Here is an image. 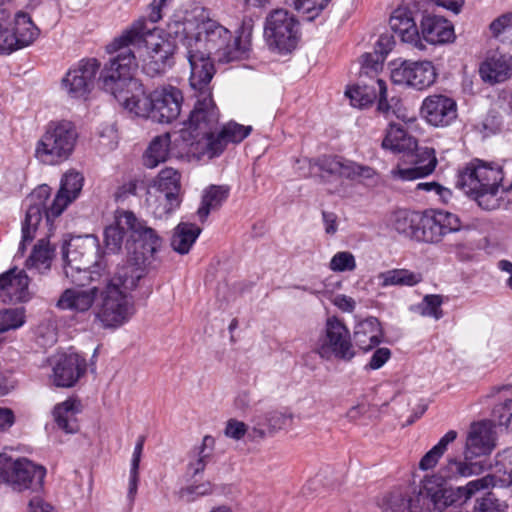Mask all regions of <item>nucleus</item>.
I'll return each instance as SVG.
<instances>
[{
  "label": "nucleus",
  "instance_id": "obj_46",
  "mask_svg": "<svg viewBox=\"0 0 512 512\" xmlns=\"http://www.w3.org/2000/svg\"><path fill=\"white\" fill-rule=\"evenodd\" d=\"M25 323L26 309L24 307L0 310V334L20 329Z\"/></svg>",
  "mask_w": 512,
  "mask_h": 512
},
{
  "label": "nucleus",
  "instance_id": "obj_12",
  "mask_svg": "<svg viewBox=\"0 0 512 512\" xmlns=\"http://www.w3.org/2000/svg\"><path fill=\"white\" fill-rule=\"evenodd\" d=\"M46 469L27 458L12 460L0 452V478L13 490L37 491L42 488Z\"/></svg>",
  "mask_w": 512,
  "mask_h": 512
},
{
  "label": "nucleus",
  "instance_id": "obj_32",
  "mask_svg": "<svg viewBox=\"0 0 512 512\" xmlns=\"http://www.w3.org/2000/svg\"><path fill=\"white\" fill-rule=\"evenodd\" d=\"M132 227L131 242L137 244L144 255L154 256L160 251L163 245V238L155 229L148 226L145 221L138 219L135 215Z\"/></svg>",
  "mask_w": 512,
  "mask_h": 512
},
{
  "label": "nucleus",
  "instance_id": "obj_40",
  "mask_svg": "<svg viewBox=\"0 0 512 512\" xmlns=\"http://www.w3.org/2000/svg\"><path fill=\"white\" fill-rule=\"evenodd\" d=\"M201 233V229L192 223L180 222L171 239V247L179 254H187Z\"/></svg>",
  "mask_w": 512,
  "mask_h": 512
},
{
  "label": "nucleus",
  "instance_id": "obj_45",
  "mask_svg": "<svg viewBox=\"0 0 512 512\" xmlns=\"http://www.w3.org/2000/svg\"><path fill=\"white\" fill-rule=\"evenodd\" d=\"M150 189L179 196L181 190V175L177 170L171 167L164 168L159 172Z\"/></svg>",
  "mask_w": 512,
  "mask_h": 512
},
{
  "label": "nucleus",
  "instance_id": "obj_33",
  "mask_svg": "<svg viewBox=\"0 0 512 512\" xmlns=\"http://www.w3.org/2000/svg\"><path fill=\"white\" fill-rule=\"evenodd\" d=\"M81 409V402L75 398H68L55 405L52 415L59 429L67 434L78 432L77 414L81 412Z\"/></svg>",
  "mask_w": 512,
  "mask_h": 512
},
{
  "label": "nucleus",
  "instance_id": "obj_3",
  "mask_svg": "<svg viewBox=\"0 0 512 512\" xmlns=\"http://www.w3.org/2000/svg\"><path fill=\"white\" fill-rule=\"evenodd\" d=\"M146 30V20L139 18L106 45V52L115 56L102 68L99 83L130 113L153 121L152 92L145 94L142 85L134 78L138 63L131 49L142 41Z\"/></svg>",
  "mask_w": 512,
  "mask_h": 512
},
{
  "label": "nucleus",
  "instance_id": "obj_10",
  "mask_svg": "<svg viewBox=\"0 0 512 512\" xmlns=\"http://www.w3.org/2000/svg\"><path fill=\"white\" fill-rule=\"evenodd\" d=\"M264 37L270 50L288 54L296 49L300 40L299 22L288 11L276 9L266 18Z\"/></svg>",
  "mask_w": 512,
  "mask_h": 512
},
{
  "label": "nucleus",
  "instance_id": "obj_55",
  "mask_svg": "<svg viewBox=\"0 0 512 512\" xmlns=\"http://www.w3.org/2000/svg\"><path fill=\"white\" fill-rule=\"evenodd\" d=\"M494 414L499 420V424L512 430V399L497 405Z\"/></svg>",
  "mask_w": 512,
  "mask_h": 512
},
{
  "label": "nucleus",
  "instance_id": "obj_19",
  "mask_svg": "<svg viewBox=\"0 0 512 512\" xmlns=\"http://www.w3.org/2000/svg\"><path fill=\"white\" fill-rule=\"evenodd\" d=\"M153 121L171 123L180 115L183 94L172 85L158 87L152 91Z\"/></svg>",
  "mask_w": 512,
  "mask_h": 512
},
{
  "label": "nucleus",
  "instance_id": "obj_44",
  "mask_svg": "<svg viewBox=\"0 0 512 512\" xmlns=\"http://www.w3.org/2000/svg\"><path fill=\"white\" fill-rule=\"evenodd\" d=\"M458 436L455 430H449L428 452L424 454L419 462V469L427 471L433 469L445 454L449 444L453 443Z\"/></svg>",
  "mask_w": 512,
  "mask_h": 512
},
{
  "label": "nucleus",
  "instance_id": "obj_24",
  "mask_svg": "<svg viewBox=\"0 0 512 512\" xmlns=\"http://www.w3.org/2000/svg\"><path fill=\"white\" fill-rule=\"evenodd\" d=\"M133 222L134 213L126 210L115 212L113 222L104 229V244L108 253L120 251L125 240L126 247L130 248Z\"/></svg>",
  "mask_w": 512,
  "mask_h": 512
},
{
  "label": "nucleus",
  "instance_id": "obj_43",
  "mask_svg": "<svg viewBox=\"0 0 512 512\" xmlns=\"http://www.w3.org/2000/svg\"><path fill=\"white\" fill-rule=\"evenodd\" d=\"M358 163L341 157H323L320 159V170L331 175H338L356 180Z\"/></svg>",
  "mask_w": 512,
  "mask_h": 512
},
{
  "label": "nucleus",
  "instance_id": "obj_49",
  "mask_svg": "<svg viewBox=\"0 0 512 512\" xmlns=\"http://www.w3.org/2000/svg\"><path fill=\"white\" fill-rule=\"evenodd\" d=\"M498 482L496 475H486L482 478L469 481L466 485L458 487L462 500L466 503L478 492L494 487Z\"/></svg>",
  "mask_w": 512,
  "mask_h": 512
},
{
  "label": "nucleus",
  "instance_id": "obj_8",
  "mask_svg": "<svg viewBox=\"0 0 512 512\" xmlns=\"http://www.w3.org/2000/svg\"><path fill=\"white\" fill-rule=\"evenodd\" d=\"M198 8L203 9L207 13L208 18L212 19L210 17L209 11L202 6H194L191 9L176 13L167 25V35L168 37L174 39L175 43L171 42L167 38L155 34H151L145 40L146 55L143 58V70L148 75L154 76L156 74L163 73L168 68H170L174 63L173 56L176 51L181 53L187 59L179 40L174 35H171L169 28L170 24L173 23L177 18L184 16Z\"/></svg>",
  "mask_w": 512,
  "mask_h": 512
},
{
  "label": "nucleus",
  "instance_id": "obj_31",
  "mask_svg": "<svg viewBox=\"0 0 512 512\" xmlns=\"http://www.w3.org/2000/svg\"><path fill=\"white\" fill-rule=\"evenodd\" d=\"M480 75L485 82L499 83L512 76V56L495 53L480 66Z\"/></svg>",
  "mask_w": 512,
  "mask_h": 512
},
{
  "label": "nucleus",
  "instance_id": "obj_11",
  "mask_svg": "<svg viewBox=\"0 0 512 512\" xmlns=\"http://www.w3.org/2000/svg\"><path fill=\"white\" fill-rule=\"evenodd\" d=\"M40 36V29L31 16L18 11L12 20L0 12V55H9L31 46Z\"/></svg>",
  "mask_w": 512,
  "mask_h": 512
},
{
  "label": "nucleus",
  "instance_id": "obj_50",
  "mask_svg": "<svg viewBox=\"0 0 512 512\" xmlns=\"http://www.w3.org/2000/svg\"><path fill=\"white\" fill-rule=\"evenodd\" d=\"M495 38L507 40L512 38V13H505L494 19L489 26Z\"/></svg>",
  "mask_w": 512,
  "mask_h": 512
},
{
  "label": "nucleus",
  "instance_id": "obj_36",
  "mask_svg": "<svg viewBox=\"0 0 512 512\" xmlns=\"http://www.w3.org/2000/svg\"><path fill=\"white\" fill-rule=\"evenodd\" d=\"M180 196L174 194H165L156 190L149 189L146 198V204L149 212L158 219H163L172 214L180 206Z\"/></svg>",
  "mask_w": 512,
  "mask_h": 512
},
{
  "label": "nucleus",
  "instance_id": "obj_2",
  "mask_svg": "<svg viewBox=\"0 0 512 512\" xmlns=\"http://www.w3.org/2000/svg\"><path fill=\"white\" fill-rule=\"evenodd\" d=\"M145 271L135 263H127L117 269L113 276H104L94 285L83 288L82 284L62 292L56 307L73 314L88 312L96 303L95 317L104 328H117L134 314V303L130 293L138 286Z\"/></svg>",
  "mask_w": 512,
  "mask_h": 512
},
{
  "label": "nucleus",
  "instance_id": "obj_28",
  "mask_svg": "<svg viewBox=\"0 0 512 512\" xmlns=\"http://www.w3.org/2000/svg\"><path fill=\"white\" fill-rule=\"evenodd\" d=\"M389 24L392 31L403 42L410 43L419 50L425 49L417 25L407 8L399 7L395 9L390 17Z\"/></svg>",
  "mask_w": 512,
  "mask_h": 512
},
{
  "label": "nucleus",
  "instance_id": "obj_21",
  "mask_svg": "<svg viewBox=\"0 0 512 512\" xmlns=\"http://www.w3.org/2000/svg\"><path fill=\"white\" fill-rule=\"evenodd\" d=\"M86 360L77 353L58 355L53 362L52 381L57 387L69 388L86 372Z\"/></svg>",
  "mask_w": 512,
  "mask_h": 512
},
{
  "label": "nucleus",
  "instance_id": "obj_37",
  "mask_svg": "<svg viewBox=\"0 0 512 512\" xmlns=\"http://www.w3.org/2000/svg\"><path fill=\"white\" fill-rule=\"evenodd\" d=\"M229 187L225 185H210L203 190L201 204L197 216L205 222L209 214L219 209L229 196Z\"/></svg>",
  "mask_w": 512,
  "mask_h": 512
},
{
  "label": "nucleus",
  "instance_id": "obj_42",
  "mask_svg": "<svg viewBox=\"0 0 512 512\" xmlns=\"http://www.w3.org/2000/svg\"><path fill=\"white\" fill-rule=\"evenodd\" d=\"M214 445V438L207 435L203 438L202 443L191 451L188 470L192 475H197L205 470L212 456Z\"/></svg>",
  "mask_w": 512,
  "mask_h": 512
},
{
  "label": "nucleus",
  "instance_id": "obj_35",
  "mask_svg": "<svg viewBox=\"0 0 512 512\" xmlns=\"http://www.w3.org/2000/svg\"><path fill=\"white\" fill-rule=\"evenodd\" d=\"M171 145L172 141L169 133L155 136L143 155L144 166L153 169L165 162L169 158L170 153L174 150Z\"/></svg>",
  "mask_w": 512,
  "mask_h": 512
},
{
  "label": "nucleus",
  "instance_id": "obj_57",
  "mask_svg": "<svg viewBox=\"0 0 512 512\" xmlns=\"http://www.w3.org/2000/svg\"><path fill=\"white\" fill-rule=\"evenodd\" d=\"M390 357L391 351L389 348H377L370 357V360L367 363L366 368L370 370H378L385 365V363L390 359Z\"/></svg>",
  "mask_w": 512,
  "mask_h": 512
},
{
  "label": "nucleus",
  "instance_id": "obj_30",
  "mask_svg": "<svg viewBox=\"0 0 512 512\" xmlns=\"http://www.w3.org/2000/svg\"><path fill=\"white\" fill-rule=\"evenodd\" d=\"M383 333L380 322L375 317L358 321L354 327L353 338L356 346L363 352H369L382 341Z\"/></svg>",
  "mask_w": 512,
  "mask_h": 512
},
{
  "label": "nucleus",
  "instance_id": "obj_41",
  "mask_svg": "<svg viewBox=\"0 0 512 512\" xmlns=\"http://www.w3.org/2000/svg\"><path fill=\"white\" fill-rule=\"evenodd\" d=\"M53 256L54 249L50 246L49 240L47 238L40 239L26 260L25 266L27 269L45 273L51 267Z\"/></svg>",
  "mask_w": 512,
  "mask_h": 512
},
{
  "label": "nucleus",
  "instance_id": "obj_27",
  "mask_svg": "<svg viewBox=\"0 0 512 512\" xmlns=\"http://www.w3.org/2000/svg\"><path fill=\"white\" fill-rule=\"evenodd\" d=\"M495 447L492 427L487 422L472 423L467 434L464 450L473 457L488 455Z\"/></svg>",
  "mask_w": 512,
  "mask_h": 512
},
{
  "label": "nucleus",
  "instance_id": "obj_15",
  "mask_svg": "<svg viewBox=\"0 0 512 512\" xmlns=\"http://www.w3.org/2000/svg\"><path fill=\"white\" fill-rule=\"evenodd\" d=\"M462 229L458 215L446 210H426L421 217L420 241L439 243L447 234Z\"/></svg>",
  "mask_w": 512,
  "mask_h": 512
},
{
  "label": "nucleus",
  "instance_id": "obj_13",
  "mask_svg": "<svg viewBox=\"0 0 512 512\" xmlns=\"http://www.w3.org/2000/svg\"><path fill=\"white\" fill-rule=\"evenodd\" d=\"M100 67L101 63L96 58L81 59L61 79V91L71 100H87L94 89Z\"/></svg>",
  "mask_w": 512,
  "mask_h": 512
},
{
  "label": "nucleus",
  "instance_id": "obj_17",
  "mask_svg": "<svg viewBox=\"0 0 512 512\" xmlns=\"http://www.w3.org/2000/svg\"><path fill=\"white\" fill-rule=\"evenodd\" d=\"M420 115L431 126L447 127L457 119V103L445 94H431L423 99Z\"/></svg>",
  "mask_w": 512,
  "mask_h": 512
},
{
  "label": "nucleus",
  "instance_id": "obj_58",
  "mask_svg": "<svg viewBox=\"0 0 512 512\" xmlns=\"http://www.w3.org/2000/svg\"><path fill=\"white\" fill-rule=\"evenodd\" d=\"M316 167L320 169V161L313 162L311 159L301 158L296 161L294 169L299 176L306 178L315 173Z\"/></svg>",
  "mask_w": 512,
  "mask_h": 512
},
{
  "label": "nucleus",
  "instance_id": "obj_39",
  "mask_svg": "<svg viewBox=\"0 0 512 512\" xmlns=\"http://www.w3.org/2000/svg\"><path fill=\"white\" fill-rule=\"evenodd\" d=\"M422 213L399 210L394 213L392 225L400 234L420 241Z\"/></svg>",
  "mask_w": 512,
  "mask_h": 512
},
{
  "label": "nucleus",
  "instance_id": "obj_1",
  "mask_svg": "<svg viewBox=\"0 0 512 512\" xmlns=\"http://www.w3.org/2000/svg\"><path fill=\"white\" fill-rule=\"evenodd\" d=\"M169 31L180 42L189 62L190 86L198 94L189 119L181 129L177 157L194 158V144L211 140L219 122V111L212 99L209 86L213 75V61L232 63L246 60L251 54V31L242 26L235 33L215 19H209L203 9L177 18Z\"/></svg>",
  "mask_w": 512,
  "mask_h": 512
},
{
  "label": "nucleus",
  "instance_id": "obj_60",
  "mask_svg": "<svg viewBox=\"0 0 512 512\" xmlns=\"http://www.w3.org/2000/svg\"><path fill=\"white\" fill-rule=\"evenodd\" d=\"M297 288L314 295L320 301L323 299H330L332 297V293L327 289L325 282H321L313 287L298 286Z\"/></svg>",
  "mask_w": 512,
  "mask_h": 512
},
{
  "label": "nucleus",
  "instance_id": "obj_34",
  "mask_svg": "<svg viewBox=\"0 0 512 512\" xmlns=\"http://www.w3.org/2000/svg\"><path fill=\"white\" fill-rule=\"evenodd\" d=\"M382 148L393 153L409 152L417 148V141L401 125L390 123L382 140Z\"/></svg>",
  "mask_w": 512,
  "mask_h": 512
},
{
  "label": "nucleus",
  "instance_id": "obj_26",
  "mask_svg": "<svg viewBox=\"0 0 512 512\" xmlns=\"http://www.w3.org/2000/svg\"><path fill=\"white\" fill-rule=\"evenodd\" d=\"M421 40L432 45L452 42L455 38L453 25L437 15H424L420 23Z\"/></svg>",
  "mask_w": 512,
  "mask_h": 512
},
{
  "label": "nucleus",
  "instance_id": "obj_51",
  "mask_svg": "<svg viewBox=\"0 0 512 512\" xmlns=\"http://www.w3.org/2000/svg\"><path fill=\"white\" fill-rule=\"evenodd\" d=\"M356 268V259L349 251H339L333 255L329 262V269L333 272H351Z\"/></svg>",
  "mask_w": 512,
  "mask_h": 512
},
{
  "label": "nucleus",
  "instance_id": "obj_6",
  "mask_svg": "<svg viewBox=\"0 0 512 512\" xmlns=\"http://www.w3.org/2000/svg\"><path fill=\"white\" fill-rule=\"evenodd\" d=\"M502 180L503 172L499 166L475 159L459 173L458 185L467 194L473 195L480 207L493 210L499 206V190L507 191L511 188L504 187Z\"/></svg>",
  "mask_w": 512,
  "mask_h": 512
},
{
  "label": "nucleus",
  "instance_id": "obj_7",
  "mask_svg": "<svg viewBox=\"0 0 512 512\" xmlns=\"http://www.w3.org/2000/svg\"><path fill=\"white\" fill-rule=\"evenodd\" d=\"M79 133L76 125L66 119L48 122L34 148L35 159L47 166L60 165L73 155Z\"/></svg>",
  "mask_w": 512,
  "mask_h": 512
},
{
  "label": "nucleus",
  "instance_id": "obj_9",
  "mask_svg": "<svg viewBox=\"0 0 512 512\" xmlns=\"http://www.w3.org/2000/svg\"><path fill=\"white\" fill-rule=\"evenodd\" d=\"M314 351L326 361L337 359L348 362L356 355L350 330L337 316L326 319L315 342Z\"/></svg>",
  "mask_w": 512,
  "mask_h": 512
},
{
  "label": "nucleus",
  "instance_id": "obj_61",
  "mask_svg": "<svg viewBox=\"0 0 512 512\" xmlns=\"http://www.w3.org/2000/svg\"><path fill=\"white\" fill-rule=\"evenodd\" d=\"M474 512H500L497 500L489 493L478 501Z\"/></svg>",
  "mask_w": 512,
  "mask_h": 512
},
{
  "label": "nucleus",
  "instance_id": "obj_25",
  "mask_svg": "<svg viewBox=\"0 0 512 512\" xmlns=\"http://www.w3.org/2000/svg\"><path fill=\"white\" fill-rule=\"evenodd\" d=\"M475 457L469 455L464 450V458L457 457L447 458L445 464L440 468L438 477L445 480H457L459 478H468L483 473L491 466L484 460H474Z\"/></svg>",
  "mask_w": 512,
  "mask_h": 512
},
{
  "label": "nucleus",
  "instance_id": "obj_62",
  "mask_svg": "<svg viewBox=\"0 0 512 512\" xmlns=\"http://www.w3.org/2000/svg\"><path fill=\"white\" fill-rule=\"evenodd\" d=\"M356 180L363 183H375L377 180V172L370 166L358 165L356 172Z\"/></svg>",
  "mask_w": 512,
  "mask_h": 512
},
{
  "label": "nucleus",
  "instance_id": "obj_64",
  "mask_svg": "<svg viewBox=\"0 0 512 512\" xmlns=\"http://www.w3.org/2000/svg\"><path fill=\"white\" fill-rule=\"evenodd\" d=\"M322 218L325 232L329 235H334L338 229V218L336 214H334L333 212L324 211L322 213Z\"/></svg>",
  "mask_w": 512,
  "mask_h": 512
},
{
  "label": "nucleus",
  "instance_id": "obj_29",
  "mask_svg": "<svg viewBox=\"0 0 512 512\" xmlns=\"http://www.w3.org/2000/svg\"><path fill=\"white\" fill-rule=\"evenodd\" d=\"M292 421V415L286 412L271 410L259 413L252 420L250 436L253 439L264 438L285 428Z\"/></svg>",
  "mask_w": 512,
  "mask_h": 512
},
{
  "label": "nucleus",
  "instance_id": "obj_20",
  "mask_svg": "<svg viewBox=\"0 0 512 512\" xmlns=\"http://www.w3.org/2000/svg\"><path fill=\"white\" fill-rule=\"evenodd\" d=\"M420 495L423 499H428L438 512L464 503L458 487H444L442 478L437 475L424 478Z\"/></svg>",
  "mask_w": 512,
  "mask_h": 512
},
{
  "label": "nucleus",
  "instance_id": "obj_18",
  "mask_svg": "<svg viewBox=\"0 0 512 512\" xmlns=\"http://www.w3.org/2000/svg\"><path fill=\"white\" fill-rule=\"evenodd\" d=\"M346 95L352 106L365 108L371 105L378 98V110L389 117L391 108L387 100V86L382 79L370 78L369 82L361 80L358 84L348 88Z\"/></svg>",
  "mask_w": 512,
  "mask_h": 512
},
{
  "label": "nucleus",
  "instance_id": "obj_16",
  "mask_svg": "<svg viewBox=\"0 0 512 512\" xmlns=\"http://www.w3.org/2000/svg\"><path fill=\"white\" fill-rule=\"evenodd\" d=\"M251 131V126H244L231 121L224 125L217 135L214 134L211 140L206 139L194 144L192 149L194 158L198 160L203 157L212 159L220 155L228 143H240Z\"/></svg>",
  "mask_w": 512,
  "mask_h": 512
},
{
  "label": "nucleus",
  "instance_id": "obj_63",
  "mask_svg": "<svg viewBox=\"0 0 512 512\" xmlns=\"http://www.w3.org/2000/svg\"><path fill=\"white\" fill-rule=\"evenodd\" d=\"M28 512H55V510L41 496L36 495L29 501Z\"/></svg>",
  "mask_w": 512,
  "mask_h": 512
},
{
  "label": "nucleus",
  "instance_id": "obj_22",
  "mask_svg": "<svg viewBox=\"0 0 512 512\" xmlns=\"http://www.w3.org/2000/svg\"><path fill=\"white\" fill-rule=\"evenodd\" d=\"M437 166L436 153L433 148L422 147L417 149L415 160L410 167L397 165L389 172L394 181H414L432 174Z\"/></svg>",
  "mask_w": 512,
  "mask_h": 512
},
{
  "label": "nucleus",
  "instance_id": "obj_53",
  "mask_svg": "<svg viewBox=\"0 0 512 512\" xmlns=\"http://www.w3.org/2000/svg\"><path fill=\"white\" fill-rule=\"evenodd\" d=\"M141 457H142V454L133 452L132 458H131L129 481H128V493H127L128 500L131 504L134 502L136 494H137V490H138L139 467H140Z\"/></svg>",
  "mask_w": 512,
  "mask_h": 512
},
{
  "label": "nucleus",
  "instance_id": "obj_5",
  "mask_svg": "<svg viewBox=\"0 0 512 512\" xmlns=\"http://www.w3.org/2000/svg\"><path fill=\"white\" fill-rule=\"evenodd\" d=\"M64 273L74 284H82L85 280L99 281L109 276L103 270L99 255L98 238L94 235L73 237L64 241L62 246Z\"/></svg>",
  "mask_w": 512,
  "mask_h": 512
},
{
  "label": "nucleus",
  "instance_id": "obj_47",
  "mask_svg": "<svg viewBox=\"0 0 512 512\" xmlns=\"http://www.w3.org/2000/svg\"><path fill=\"white\" fill-rule=\"evenodd\" d=\"M494 469V475L500 485L512 484V447L497 454Z\"/></svg>",
  "mask_w": 512,
  "mask_h": 512
},
{
  "label": "nucleus",
  "instance_id": "obj_23",
  "mask_svg": "<svg viewBox=\"0 0 512 512\" xmlns=\"http://www.w3.org/2000/svg\"><path fill=\"white\" fill-rule=\"evenodd\" d=\"M29 282L26 272L17 268L0 274V301L3 303L28 302L32 298Z\"/></svg>",
  "mask_w": 512,
  "mask_h": 512
},
{
  "label": "nucleus",
  "instance_id": "obj_38",
  "mask_svg": "<svg viewBox=\"0 0 512 512\" xmlns=\"http://www.w3.org/2000/svg\"><path fill=\"white\" fill-rule=\"evenodd\" d=\"M377 279L381 287H413L422 282L423 275L418 271H412L405 268H395L379 273L377 275Z\"/></svg>",
  "mask_w": 512,
  "mask_h": 512
},
{
  "label": "nucleus",
  "instance_id": "obj_59",
  "mask_svg": "<svg viewBox=\"0 0 512 512\" xmlns=\"http://www.w3.org/2000/svg\"><path fill=\"white\" fill-rule=\"evenodd\" d=\"M332 303L342 312L351 313L356 308V301L345 294H338L331 297Z\"/></svg>",
  "mask_w": 512,
  "mask_h": 512
},
{
  "label": "nucleus",
  "instance_id": "obj_4",
  "mask_svg": "<svg viewBox=\"0 0 512 512\" xmlns=\"http://www.w3.org/2000/svg\"><path fill=\"white\" fill-rule=\"evenodd\" d=\"M84 178L74 170L67 171L60 183V188L53 199H51V188L42 184L36 187L28 196V208L22 225V240L19 245V252L23 254L25 244L31 242L35 232L42 222L43 215L46 223L60 216L63 211L78 198Z\"/></svg>",
  "mask_w": 512,
  "mask_h": 512
},
{
  "label": "nucleus",
  "instance_id": "obj_48",
  "mask_svg": "<svg viewBox=\"0 0 512 512\" xmlns=\"http://www.w3.org/2000/svg\"><path fill=\"white\" fill-rule=\"evenodd\" d=\"M330 0H286L304 19L314 20Z\"/></svg>",
  "mask_w": 512,
  "mask_h": 512
},
{
  "label": "nucleus",
  "instance_id": "obj_54",
  "mask_svg": "<svg viewBox=\"0 0 512 512\" xmlns=\"http://www.w3.org/2000/svg\"><path fill=\"white\" fill-rule=\"evenodd\" d=\"M213 492V485L210 482H204L197 485H191L182 488L179 491V498L186 502H192L197 497L206 496Z\"/></svg>",
  "mask_w": 512,
  "mask_h": 512
},
{
  "label": "nucleus",
  "instance_id": "obj_14",
  "mask_svg": "<svg viewBox=\"0 0 512 512\" xmlns=\"http://www.w3.org/2000/svg\"><path fill=\"white\" fill-rule=\"evenodd\" d=\"M390 77L394 84L422 91L436 82L437 71L428 60H403L392 63Z\"/></svg>",
  "mask_w": 512,
  "mask_h": 512
},
{
  "label": "nucleus",
  "instance_id": "obj_56",
  "mask_svg": "<svg viewBox=\"0 0 512 512\" xmlns=\"http://www.w3.org/2000/svg\"><path fill=\"white\" fill-rule=\"evenodd\" d=\"M248 432V426L239 420L230 419L226 423L224 434L226 437L233 440H241Z\"/></svg>",
  "mask_w": 512,
  "mask_h": 512
},
{
  "label": "nucleus",
  "instance_id": "obj_52",
  "mask_svg": "<svg viewBox=\"0 0 512 512\" xmlns=\"http://www.w3.org/2000/svg\"><path fill=\"white\" fill-rule=\"evenodd\" d=\"M442 298L439 295H426L419 305V312L424 317L439 320L443 316Z\"/></svg>",
  "mask_w": 512,
  "mask_h": 512
}]
</instances>
